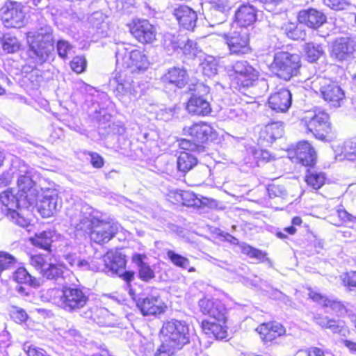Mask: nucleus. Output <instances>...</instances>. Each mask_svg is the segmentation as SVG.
<instances>
[{"mask_svg":"<svg viewBox=\"0 0 356 356\" xmlns=\"http://www.w3.org/2000/svg\"><path fill=\"white\" fill-rule=\"evenodd\" d=\"M249 35L248 30L242 28H236L223 34L231 55L242 56L251 52Z\"/></svg>","mask_w":356,"mask_h":356,"instance_id":"ddd939ff","label":"nucleus"},{"mask_svg":"<svg viewBox=\"0 0 356 356\" xmlns=\"http://www.w3.org/2000/svg\"><path fill=\"white\" fill-rule=\"evenodd\" d=\"M326 329H330L333 333H340L342 331L343 325L334 319H330Z\"/></svg>","mask_w":356,"mask_h":356,"instance_id":"052dcab7","label":"nucleus"},{"mask_svg":"<svg viewBox=\"0 0 356 356\" xmlns=\"http://www.w3.org/2000/svg\"><path fill=\"white\" fill-rule=\"evenodd\" d=\"M298 20L300 24L316 29L326 22L327 17L321 11L314 8H309L299 12Z\"/></svg>","mask_w":356,"mask_h":356,"instance_id":"bb28decb","label":"nucleus"},{"mask_svg":"<svg viewBox=\"0 0 356 356\" xmlns=\"http://www.w3.org/2000/svg\"><path fill=\"white\" fill-rule=\"evenodd\" d=\"M295 159L305 166H312L316 161V153L307 141H300L295 149Z\"/></svg>","mask_w":356,"mask_h":356,"instance_id":"cd10ccee","label":"nucleus"},{"mask_svg":"<svg viewBox=\"0 0 356 356\" xmlns=\"http://www.w3.org/2000/svg\"><path fill=\"white\" fill-rule=\"evenodd\" d=\"M173 15L179 24L187 30H193L197 20V13L186 5H179L175 8Z\"/></svg>","mask_w":356,"mask_h":356,"instance_id":"a878e982","label":"nucleus"},{"mask_svg":"<svg viewBox=\"0 0 356 356\" xmlns=\"http://www.w3.org/2000/svg\"><path fill=\"white\" fill-rule=\"evenodd\" d=\"M34 175V170L22 161L17 179L18 193L31 206L37 204L39 194V187L33 179Z\"/></svg>","mask_w":356,"mask_h":356,"instance_id":"1a4fd4ad","label":"nucleus"},{"mask_svg":"<svg viewBox=\"0 0 356 356\" xmlns=\"http://www.w3.org/2000/svg\"><path fill=\"white\" fill-rule=\"evenodd\" d=\"M13 279L18 283L27 284L33 287L39 286V281L31 276L24 268H18L13 273Z\"/></svg>","mask_w":356,"mask_h":356,"instance_id":"ea45409f","label":"nucleus"},{"mask_svg":"<svg viewBox=\"0 0 356 356\" xmlns=\"http://www.w3.org/2000/svg\"><path fill=\"white\" fill-rule=\"evenodd\" d=\"M198 306L202 314L209 316L218 322L225 323L227 310L220 300L204 298L199 300Z\"/></svg>","mask_w":356,"mask_h":356,"instance_id":"a211bd4d","label":"nucleus"},{"mask_svg":"<svg viewBox=\"0 0 356 356\" xmlns=\"http://www.w3.org/2000/svg\"><path fill=\"white\" fill-rule=\"evenodd\" d=\"M30 264L44 278L55 282H60L63 279L64 267L60 264L52 262L48 254L32 255L30 257Z\"/></svg>","mask_w":356,"mask_h":356,"instance_id":"9b49d317","label":"nucleus"},{"mask_svg":"<svg viewBox=\"0 0 356 356\" xmlns=\"http://www.w3.org/2000/svg\"><path fill=\"white\" fill-rule=\"evenodd\" d=\"M250 88H252L254 93L259 96L262 95L268 90V81L264 78H259V74L252 81Z\"/></svg>","mask_w":356,"mask_h":356,"instance_id":"de8ad7c7","label":"nucleus"},{"mask_svg":"<svg viewBox=\"0 0 356 356\" xmlns=\"http://www.w3.org/2000/svg\"><path fill=\"white\" fill-rule=\"evenodd\" d=\"M15 319L19 322H24L27 318V314L23 309H18L14 313Z\"/></svg>","mask_w":356,"mask_h":356,"instance_id":"774afa93","label":"nucleus"},{"mask_svg":"<svg viewBox=\"0 0 356 356\" xmlns=\"http://www.w3.org/2000/svg\"><path fill=\"white\" fill-rule=\"evenodd\" d=\"M146 258L145 254H135L132 257V261L138 267L139 277L145 282H148L153 279L155 275L150 266L145 262L144 260Z\"/></svg>","mask_w":356,"mask_h":356,"instance_id":"7c9ffc66","label":"nucleus"},{"mask_svg":"<svg viewBox=\"0 0 356 356\" xmlns=\"http://www.w3.org/2000/svg\"><path fill=\"white\" fill-rule=\"evenodd\" d=\"M292 96L291 92L284 88L279 89L268 98L269 107L280 113L286 112L291 106Z\"/></svg>","mask_w":356,"mask_h":356,"instance_id":"b1692460","label":"nucleus"},{"mask_svg":"<svg viewBox=\"0 0 356 356\" xmlns=\"http://www.w3.org/2000/svg\"><path fill=\"white\" fill-rule=\"evenodd\" d=\"M305 181L313 189L317 190L325 184V176L323 172L308 170L305 176Z\"/></svg>","mask_w":356,"mask_h":356,"instance_id":"58836bf2","label":"nucleus"},{"mask_svg":"<svg viewBox=\"0 0 356 356\" xmlns=\"http://www.w3.org/2000/svg\"><path fill=\"white\" fill-rule=\"evenodd\" d=\"M298 25L296 23L293 22H286L282 24L281 29L284 32V34L289 38L291 34L294 32L295 29Z\"/></svg>","mask_w":356,"mask_h":356,"instance_id":"e2e57ef3","label":"nucleus"},{"mask_svg":"<svg viewBox=\"0 0 356 356\" xmlns=\"http://www.w3.org/2000/svg\"><path fill=\"white\" fill-rule=\"evenodd\" d=\"M313 321L321 327L327 328L330 319L327 316H323L320 314H314L313 316Z\"/></svg>","mask_w":356,"mask_h":356,"instance_id":"680f3d73","label":"nucleus"},{"mask_svg":"<svg viewBox=\"0 0 356 356\" xmlns=\"http://www.w3.org/2000/svg\"><path fill=\"white\" fill-rule=\"evenodd\" d=\"M305 35L306 33L305 31H303L300 27L298 26L296 29H295L294 32L291 34L289 38L296 40H303L305 37Z\"/></svg>","mask_w":356,"mask_h":356,"instance_id":"69168bd1","label":"nucleus"},{"mask_svg":"<svg viewBox=\"0 0 356 356\" xmlns=\"http://www.w3.org/2000/svg\"><path fill=\"white\" fill-rule=\"evenodd\" d=\"M0 42L3 51L7 54L16 53L21 47L18 39L9 33L3 34L2 37L0 38Z\"/></svg>","mask_w":356,"mask_h":356,"instance_id":"f704fd0d","label":"nucleus"},{"mask_svg":"<svg viewBox=\"0 0 356 356\" xmlns=\"http://www.w3.org/2000/svg\"><path fill=\"white\" fill-rule=\"evenodd\" d=\"M181 38L171 34H166L164 36L163 45L168 51H175L180 49L181 43Z\"/></svg>","mask_w":356,"mask_h":356,"instance_id":"8fccbe9b","label":"nucleus"},{"mask_svg":"<svg viewBox=\"0 0 356 356\" xmlns=\"http://www.w3.org/2000/svg\"><path fill=\"white\" fill-rule=\"evenodd\" d=\"M300 66V57L298 54L277 51L274 55L270 67L278 77L289 81L298 75Z\"/></svg>","mask_w":356,"mask_h":356,"instance_id":"6e6552de","label":"nucleus"},{"mask_svg":"<svg viewBox=\"0 0 356 356\" xmlns=\"http://www.w3.org/2000/svg\"><path fill=\"white\" fill-rule=\"evenodd\" d=\"M356 53V42L348 37H343L334 41L331 56L338 61L348 60Z\"/></svg>","mask_w":356,"mask_h":356,"instance_id":"6ab92c4d","label":"nucleus"},{"mask_svg":"<svg viewBox=\"0 0 356 356\" xmlns=\"http://www.w3.org/2000/svg\"><path fill=\"white\" fill-rule=\"evenodd\" d=\"M115 91L118 95H133L136 96V91L134 84V81L131 78L122 79L119 77L116 79Z\"/></svg>","mask_w":356,"mask_h":356,"instance_id":"e433bc0d","label":"nucleus"},{"mask_svg":"<svg viewBox=\"0 0 356 356\" xmlns=\"http://www.w3.org/2000/svg\"><path fill=\"white\" fill-rule=\"evenodd\" d=\"M1 19L4 25L11 28H21L25 24V12L23 6L17 2H8L1 8Z\"/></svg>","mask_w":356,"mask_h":356,"instance_id":"2eb2a0df","label":"nucleus"},{"mask_svg":"<svg viewBox=\"0 0 356 356\" xmlns=\"http://www.w3.org/2000/svg\"><path fill=\"white\" fill-rule=\"evenodd\" d=\"M230 5L228 0H212L207 19L211 26L221 24L226 22Z\"/></svg>","mask_w":356,"mask_h":356,"instance_id":"412c9836","label":"nucleus"},{"mask_svg":"<svg viewBox=\"0 0 356 356\" xmlns=\"http://www.w3.org/2000/svg\"><path fill=\"white\" fill-rule=\"evenodd\" d=\"M191 97L187 102L186 110L193 115L207 116L211 113L210 88L203 83L190 84Z\"/></svg>","mask_w":356,"mask_h":356,"instance_id":"39448f33","label":"nucleus"},{"mask_svg":"<svg viewBox=\"0 0 356 356\" xmlns=\"http://www.w3.org/2000/svg\"><path fill=\"white\" fill-rule=\"evenodd\" d=\"M176 351L177 350L163 342L154 356H172Z\"/></svg>","mask_w":356,"mask_h":356,"instance_id":"4d7b16f0","label":"nucleus"},{"mask_svg":"<svg viewBox=\"0 0 356 356\" xmlns=\"http://www.w3.org/2000/svg\"><path fill=\"white\" fill-rule=\"evenodd\" d=\"M161 333L163 342L177 350L190 341L189 327L184 321L172 319L165 322Z\"/></svg>","mask_w":356,"mask_h":356,"instance_id":"423d86ee","label":"nucleus"},{"mask_svg":"<svg viewBox=\"0 0 356 356\" xmlns=\"http://www.w3.org/2000/svg\"><path fill=\"white\" fill-rule=\"evenodd\" d=\"M90 156V163L95 168H101L104 166V160L102 156L96 152H88Z\"/></svg>","mask_w":356,"mask_h":356,"instance_id":"13d9d810","label":"nucleus"},{"mask_svg":"<svg viewBox=\"0 0 356 356\" xmlns=\"http://www.w3.org/2000/svg\"><path fill=\"white\" fill-rule=\"evenodd\" d=\"M265 139L270 143L274 142L277 138H281L284 134V124L282 122L277 121L269 123L263 132Z\"/></svg>","mask_w":356,"mask_h":356,"instance_id":"473e14b6","label":"nucleus"},{"mask_svg":"<svg viewBox=\"0 0 356 356\" xmlns=\"http://www.w3.org/2000/svg\"><path fill=\"white\" fill-rule=\"evenodd\" d=\"M161 79L165 84L183 88L188 83V74L184 68L173 67L170 68Z\"/></svg>","mask_w":356,"mask_h":356,"instance_id":"c85d7f7f","label":"nucleus"},{"mask_svg":"<svg viewBox=\"0 0 356 356\" xmlns=\"http://www.w3.org/2000/svg\"><path fill=\"white\" fill-rule=\"evenodd\" d=\"M28 54L35 64H42L55 58L54 40L49 26L27 33Z\"/></svg>","mask_w":356,"mask_h":356,"instance_id":"f03ea898","label":"nucleus"},{"mask_svg":"<svg viewBox=\"0 0 356 356\" xmlns=\"http://www.w3.org/2000/svg\"><path fill=\"white\" fill-rule=\"evenodd\" d=\"M302 122L307 129L312 132L318 140H328L329 134L331 131L330 117L323 111H314L306 115Z\"/></svg>","mask_w":356,"mask_h":356,"instance_id":"f8f14e48","label":"nucleus"},{"mask_svg":"<svg viewBox=\"0 0 356 356\" xmlns=\"http://www.w3.org/2000/svg\"><path fill=\"white\" fill-rule=\"evenodd\" d=\"M67 264L74 269L80 270H95V263H89L85 259H81L76 254H68L65 256Z\"/></svg>","mask_w":356,"mask_h":356,"instance_id":"c9c22d12","label":"nucleus"},{"mask_svg":"<svg viewBox=\"0 0 356 356\" xmlns=\"http://www.w3.org/2000/svg\"><path fill=\"white\" fill-rule=\"evenodd\" d=\"M21 163H22L21 161L13 163L8 170L3 172L0 175L1 185L7 186L10 184L15 177L17 179L18 172H19L21 168Z\"/></svg>","mask_w":356,"mask_h":356,"instance_id":"a19ab883","label":"nucleus"},{"mask_svg":"<svg viewBox=\"0 0 356 356\" xmlns=\"http://www.w3.org/2000/svg\"><path fill=\"white\" fill-rule=\"evenodd\" d=\"M115 57L118 64L121 63L125 67L132 68V72L136 70H146L149 65L147 58L143 52L129 44H122L118 47Z\"/></svg>","mask_w":356,"mask_h":356,"instance_id":"9d476101","label":"nucleus"},{"mask_svg":"<svg viewBox=\"0 0 356 356\" xmlns=\"http://www.w3.org/2000/svg\"><path fill=\"white\" fill-rule=\"evenodd\" d=\"M133 36L143 44L152 43L157 34L156 29L148 20L143 19L134 22L131 27Z\"/></svg>","mask_w":356,"mask_h":356,"instance_id":"aec40b11","label":"nucleus"},{"mask_svg":"<svg viewBox=\"0 0 356 356\" xmlns=\"http://www.w3.org/2000/svg\"><path fill=\"white\" fill-rule=\"evenodd\" d=\"M314 83L318 86L322 98L334 106H339L345 98L342 86L336 81L325 77L317 78Z\"/></svg>","mask_w":356,"mask_h":356,"instance_id":"4468645a","label":"nucleus"},{"mask_svg":"<svg viewBox=\"0 0 356 356\" xmlns=\"http://www.w3.org/2000/svg\"><path fill=\"white\" fill-rule=\"evenodd\" d=\"M177 168L179 171L187 172L197 163V159L192 153L183 152L177 159Z\"/></svg>","mask_w":356,"mask_h":356,"instance_id":"72a5a7b5","label":"nucleus"},{"mask_svg":"<svg viewBox=\"0 0 356 356\" xmlns=\"http://www.w3.org/2000/svg\"><path fill=\"white\" fill-rule=\"evenodd\" d=\"M67 216L76 230L90 234L96 243L108 242L118 231L116 223L100 220V213L86 204H75L68 209Z\"/></svg>","mask_w":356,"mask_h":356,"instance_id":"f257e3e1","label":"nucleus"},{"mask_svg":"<svg viewBox=\"0 0 356 356\" xmlns=\"http://www.w3.org/2000/svg\"><path fill=\"white\" fill-rule=\"evenodd\" d=\"M63 334L65 338L69 339L72 338L76 340V339L80 337L79 332L73 327L64 330Z\"/></svg>","mask_w":356,"mask_h":356,"instance_id":"0e129e2a","label":"nucleus"},{"mask_svg":"<svg viewBox=\"0 0 356 356\" xmlns=\"http://www.w3.org/2000/svg\"><path fill=\"white\" fill-rule=\"evenodd\" d=\"M184 134L191 137V139L181 138L179 140L181 149L193 153L204 152V143L212 141L216 138V131L207 123H195L183 129Z\"/></svg>","mask_w":356,"mask_h":356,"instance_id":"7ed1b4c3","label":"nucleus"},{"mask_svg":"<svg viewBox=\"0 0 356 356\" xmlns=\"http://www.w3.org/2000/svg\"><path fill=\"white\" fill-rule=\"evenodd\" d=\"M72 49L73 45L65 40L60 39L56 42V51L58 55L63 60L68 58V54H70Z\"/></svg>","mask_w":356,"mask_h":356,"instance_id":"09e8293b","label":"nucleus"},{"mask_svg":"<svg viewBox=\"0 0 356 356\" xmlns=\"http://www.w3.org/2000/svg\"><path fill=\"white\" fill-rule=\"evenodd\" d=\"M70 67L77 74L85 72L87 67L86 58L83 56H74L70 61Z\"/></svg>","mask_w":356,"mask_h":356,"instance_id":"3c124183","label":"nucleus"},{"mask_svg":"<svg viewBox=\"0 0 356 356\" xmlns=\"http://www.w3.org/2000/svg\"><path fill=\"white\" fill-rule=\"evenodd\" d=\"M52 237L51 232L44 231L40 234H36L33 238H31V241L35 246L49 251L53 241Z\"/></svg>","mask_w":356,"mask_h":356,"instance_id":"4c0bfd02","label":"nucleus"},{"mask_svg":"<svg viewBox=\"0 0 356 356\" xmlns=\"http://www.w3.org/2000/svg\"><path fill=\"white\" fill-rule=\"evenodd\" d=\"M343 158L349 161L356 160V137L352 138L343 143L342 149Z\"/></svg>","mask_w":356,"mask_h":356,"instance_id":"37998d69","label":"nucleus"},{"mask_svg":"<svg viewBox=\"0 0 356 356\" xmlns=\"http://www.w3.org/2000/svg\"><path fill=\"white\" fill-rule=\"evenodd\" d=\"M102 264L95 265V270L105 271L112 274H122L126 267L124 255L118 251H108L103 257Z\"/></svg>","mask_w":356,"mask_h":356,"instance_id":"f3484780","label":"nucleus"},{"mask_svg":"<svg viewBox=\"0 0 356 356\" xmlns=\"http://www.w3.org/2000/svg\"><path fill=\"white\" fill-rule=\"evenodd\" d=\"M136 305L144 316L160 314L164 312L165 307L162 300L154 296L138 298Z\"/></svg>","mask_w":356,"mask_h":356,"instance_id":"393cba45","label":"nucleus"},{"mask_svg":"<svg viewBox=\"0 0 356 356\" xmlns=\"http://www.w3.org/2000/svg\"><path fill=\"white\" fill-rule=\"evenodd\" d=\"M224 324L222 322L216 323L205 320L202 323V328L209 337H213L217 339H223L227 337V330Z\"/></svg>","mask_w":356,"mask_h":356,"instance_id":"2f4dec72","label":"nucleus"},{"mask_svg":"<svg viewBox=\"0 0 356 356\" xmlns=\"http://www.w3.org/2000/svg\"><path fill=\"white\" fill-rule=\"evenodd\" d=\"M267 192L270 198H285L287 196L286 191L284 187L281 185H276L274 184H269L267 187Z\"/></svg>","mask_w":356,"mask_h":356,"instance_id":"864d4df0","label":"nucleus"},{"mask_svg":"<svg viewBox=\"0 0 356 356\" xmlns=\"http://www.w3.org/2000/svg\"><path fill=\"white\" fill-rule=\"evenodd\" d=\"M264 341H271L285 332L284 327L277 322L260 325L256 330Z\"/></svg>","mask_w":356,"mask_h":356,"instance_id":"c756f323","label":"nucleus"},{"mask_svg":"<svg viewBox=\"0 0 356 356\" xmlns=\"http://www.w3.org/2000/svg\"><path fill=\"white\" fill-rule=\"evenodd\" d=\"M302 220L301 218L298 217V216H296V217L293 218V219H292V221H291L292 225L284 228V231L286 232V233H287L289 234L293 235L296 234V232L297 231L295 226H299L302 224Z\"/></svg>","mask_w":356,"mask_h":356,"instance_id":"bf43d9fd","label":"nucleus"},{"mask_svg":"<svg viewBox=\"0 0 356 356\" xmlns=\"http://www.w3.org/2000/svg\"><path fill=\"white\" fill-rule=\"evenodd\" d=\"M304 50L307 60L311 63L316 61L324 53L322 46L314 42L306 43Z\"/></svg>","mask_w":356,"mask_h":356,"instance_id":"79ce46f5","label":"nucleus"},{"mask_svg":"<svg viewBox=\"0 0 356 356\" xmlns=\"http://www.w3.org/2000/svg\"><path fill=\"white\" fill-rule=\"evenodd\" d=\"M236 74V82L239 90L249 88L252 81L259 74V71L252 66L247 60H238L232 65Z\"/></svg>","mask_w":356,"mask_h":356,"instance_id":"dca6fc26","label":"nucleus"},{"mask_svg":"<svg viewBox=\"0 0 356 356\" xmlns=\"http://www.w3.org/2000/svg\"><path fill=\"white\" fill-rule=\"evenodd\" d=\"M257 19V10L252 5L242 4L235 11L234 22L238 28L245 29L252 26Z\"/></svg>","mask_w":356,"mask_h":356,"instance_id":"5701e85b","label":"nucleus"},{"mask_svg":"<svg viewBox=\"0 0 356 356\" xmlns=\"http://www.w3.org/2000/svg\"><path fill=\"white\" fill-rule=\"evenodd\" d=\"M17 259L6 252H0V274L5 270L16 267Z\"/></svg>","mask_w":356,"mask_h":356,"instance_id":"49530a36","label":"nucleus"},{"mask_svg":"<svg viewBox=\"0 0 356 356\" xmlns=\"http://www.w3.org/2000/svg\"><path fill=\"white\" fill-rule=\"evenodd\" d=\"M58 293L57 305L67 312H78L89 301V295L83 288L77 286H65Z\"/></svg>","mask_w":356,"mask_h":356,"instance_id":"0eeeda50","label":"nucleus"},{"mask_svg":"<svg viewBox=\"0 0 356 356\" xmlns=\"http://www.w3.org/2000/svg\"><path fill=\"white\" fill-rule=\"evenodd\" d=\"M61 207L58 201V194L56 191H47L38 204L39 213L44 218H48L56 213Z\"/></svg>","mask_w":356,"mask_h":356,"instance_id":"4be33fe9","label":"nucleus"},{"mask_svg":"<svg viewBox=\"0 0 356 356\" xmlns=\"http://www.w3.org/2000/svg\"><path fill=\"white\" fill-rule=\"evenodd\" d=\"M0 202L2 205V212L14 224L21 227H26L30 225L29 220L16 210L21 207L31 206L22 195H19V193L15 195L13 188H7L0 193Z\"/></svg>","mask_w":356,"mask_h":356,"instance_id":"20e7f679","label":"nucleus"},{"mask_svg":"<svg viewBox=\"0 0 356 356\" xmlns=\"http://www.w3.org/2000/svg\"><path fill=\"white\" fill-rule=\"evenodd\" d=\"M324 307H330L338 316H343L348 313V309L340 302L324 300Z\"/></svg>","mask_w":356,"mask_h":356,"instance_id":"603ef678","label":"nucleus"},{"mask_svg":"<svg viewBox=\"0 0 356 356\" xmlns=\"http://www.w3.org/2000/svg\"><path fill=\"white\" fill-rule=\"evenodd\" d=\"M327 6L335 10H344L349 4L350 0H325Z\"/></svg>","mask_w":356,"mask_h":356,"instance_id":"6e6d98bb","label":"nucleus"},{"mask_svg":"<svg viewBox=\"0 0 356 356\" xmlns=\"http://www.w3.org/2000/svg\"><path fill=\"white\" fill-rule=\"evenodd\" d=\"M306 352L308 356H325L324 351L317 347H311Z\"/></svg>","mask_w":356,"mask_h":356,"instance_id":"338daca9","label":"nucleus"},{"mask_svg":"<svg viewBox=\"0 0 356 356\" xmlns=\"http://www.w3.org/2000/svg\"><path fill=\"white\" fill-rule=\"evenodd\" d=\"M341 280L345 286L350 289L356 287V271H350L341 275Z\"/></svg>","mask_w":356,"mask_h":356,"instance_id":"5fc2aeb1","label":"nucleus"},{"mask_svg":"<svg viewBox=\"0 0 356 356\" xmlns=\"http://www.w3.org/2000/svg\"><path fill=\"white\" fill-rule=\"evenodd\" d=\"M181 43L182 45H181L180 49L182 50L183 54L188 56L190 58L197 56L198 53L200 52L197 43L193 40L182 37Z\"/></svg>","mask_w":356,"mask_h":356,"instance_id":"a18cd8bd","label":"nucleus"},{"mask_svg":"<svg viewBox=\"0 0 356 356\" xmlns=\"http://www.w3.org/2000/svg\"><path fill=\"white\" fill-rule=\"evenodd\" d=\"M168 258L176 266L183 269H187L190 266V261L188 258L176 253L173 250H168L166 252Z\"/></svg>","mask_w":356,"mask_h":356,"instance_id":"c03bdc74","label":"nucleus"}]
</instances>
